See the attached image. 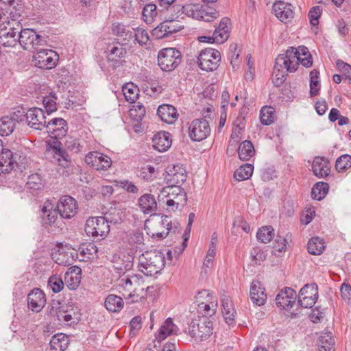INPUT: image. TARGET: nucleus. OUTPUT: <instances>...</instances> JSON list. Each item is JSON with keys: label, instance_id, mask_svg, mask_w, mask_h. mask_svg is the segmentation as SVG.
<instances>
[{"label": "nucleus", "instance_id": "nucleus-32", "mask_svg": "<svg viewBox=\"0 0 351 351\" xmlns=\"http://www.w3.org/2000/svg\"><path fill=\"white\" fill-rule=\"evenodd\" d=\"M104 305L109 312L119 313L123 308L124 302L121 297L109 294L105 299Z\"/></svg>", "mask_w": 351, "mask_h": 351}, {"label": "nucleus", "instance_id": "nucleus-47", "mask_svg": "<svg viewBox=\"0 0 351 351\" xmlns=\"http://www.w3.org/2000/svg\"><path fill=\"white\" fill-rule=\"evenodd\" d=\"M157 14L156 5L154 3H147L143 8L142 19L147 24H151L154 22Z\"/></svg>", "mask_w": 351, "mask_h": 351}, {"label": "nucleus", "instance_id": "nucleus-4", "mask_svg": "<svg viewBox=\"0 0 351 351\" xmlns=\"http://www.w3.org/2000/svg\"><path fill=\"white\" fill-rule=\"evenodd\" d=\"M43 32H37L35 29L21 28L17 40L24 50H36L40 47L47 45L48 36L41 34Z\"/></svg>", "mask_w": 351, "mask_h": 351}, {"label": "nucleus", "instance_id": "nucleus-43", "mask_svg": "<svg viewBox=\"0 0 351 351\" xmlns=\"http://www.w3.org/2000/svg\"><path fill=\"white\" fill-rule=\"evenodd\" d=\"M275 110L270 106H263L260 111V121L263 125H270L274 122Z\"/></svg>", "mask_w": 351, "mask_h": 351}, {"label": "nucleus", "instance_id": "nucleus-3", "mask_svg": "<svg viewBox=\"0 0 351 351\" xmlns=\"http://www.w3.org/2000/svg\"><path fill=\"white\" fill-rule=\"evenodd\" d=\"M165 256L161 250H150L143 252L139 257L140 271L147 276H153L160 271L165 265Z\"/></svg>", "mask_w": 351, "mask_h": 351}, {"label": "nucleus", "instance_id": "nucleus-26", "mask_svg": "<svg viewBox=\"0 0 351 351\" xmlns=\"http://www.w3.org/2000/svg\"><path fill=\"white\" fill-rule=\"evenodd\" d=\"M153 147L160 152H166L171 145V135L166 131L156 132L152 138Z\"/></svg>", "mask_w": 351, "mask_h": 351}, {"label": "nucleus", "instance_id": "nucleus-50", "mask_svg": "<svg viewBox=\"0 0 351 351\" xmlns=\"http://www.w3.org/2000/svg\"><path fill=\"white\" fill-rule=\"evenodd\" d=\"M113 183L115 186L124 189L128 193L136 194L139 191L138 186L128 180H115Z\"/></svg>", "mask_w": 351, "mask_h": 351}, {"label": "nucleus", "instance_id": "nucleus-64", "mask_svg": "<svg viewBox=\"0 0 351 351\" xmlns=\"http://www.w3.org/2000/svg\"><path fill=\"white\" fill-rule=\"evenodd\" d=\"M130 335L136 336L137 332L142 328L141 317L138 315L134 317L130 322Z\"/></svg>", "mask_w": 351, "mask_h": 351}, {"label": "nucleus", "instance_id": "nucleus-34", "mask_svg": "<svg viewBox=\"0 0 351 351\" xmlns=\"http://www.w3.org/2000/svg\"><path fill=\"white\" fill-rule=\"evenodd\" d=\"M276 68L286 69L287 73L295 72L298 68V62L289 60L286 55H278L275 60Z\"/></svg>", "mask_w": 351, "mask_h": 351}, {"label": "nucleus", "instance_id": "nucleus-51", "mask_svg": "<svg viewBox=\"0 0 351 351\" xmlns=\"http://www.w3.org/2000/svg\"><path fill=\"white\" fill-rule=\"evenodd\" d=\"M287 72L282 69L276 68V64L274 66V71L272 73V82L276 87L282 86L287 79Z\"/></svg>", "mask_w": 351, "mask_h": 351}, {"label": "nucleus", "instance_id": "nucleus-57", "mask_svg": "<svg viewBox=\"0 0 351 351\" xmlns=\"http://www.w3.org/2000/svg\"><path fill=\"white\" fill-rule=\"evenodd\" d=\"M288 241L286 238L278 234L275 239L274 245H273V253L274 255L277 256H280V254H277V252L282 253V252H285L287 249V245Z\"/></svg>", "mask_w": 351, "mask_h": 351}, {"label": "nucleus", "instance_id": "nucleus-16", "mask_svg": "<svg viewBox=\"0 0 351 351\" xmlns=\"http://www.w3.org/2000/svg\"><path fill=\"white\" fill-rule=\"evenodd\" d=\"M296 300V291L293 289L287 287L282 289L275 298L278 308L286 311H290L295 304Z\"/></svg>", "mask_w": 351, "mask_h": 351}, {"label": "nucleus", "instance_id": "nucleus-11", "mask_svg": "<svg viewBox=\"0 0 351 351\" xmlns=\"http://www.w3.org/2000/svg\"><path fill=\"white\" fill-rule=\"evenodd\" d=\"M206 117L210 115H204V118L195 119L189 125V136L193 141H202L206 139L210 134V127Z\"/></svg>", "mask_w": 351, "mask_h": 351}, {"label": "nucleus", "instance_id": "nucleus-6", "mask_svg": "<svg viewBox=\"0 0 351 351\" xmlns=\"http://www.w3.org/2000/svg\"><path fill=\"white\" fill-rule=\"evenodd\" d=\"M213 322L206 315L192 319L188 327L189 335L196 341H205L213 334Z\"/></svg>", "mask_w": 351, "mask_h": 351}, {"label": "nucleus", "instance_id": "nucleus-44", "mask_svg": "<svg viewBox=\"0 0 351 351\" xmlns=\"http://www.w3.org/2000/svg\"><path fill=\"white\" fill-rule=\"evenodd\" d=\"M253 171V165L246 163L243 165H241L234 171V178L238 181L248 180L252 177Z\"/></svg>", "mask_w": 351, "mask_h": 351}, {"label": "nucleus", "instance_id": "nucleus-41", "mask_svg": "<svg viewBox=\"0 0 351 351\" xmlns=\"http://www.w3.org/2000/svg\"><path fill=\"white\" fill-rule=\"evenodd\" d=\"M274 237V229L271 226H262L256 232L257 240L265 244L269 243Z\"/></svg>", "mask_w": 351, "mask_h": 351}, {"label": "nucleus", "instance_id": "nucleus-37", "mask_svg": "<svg viewBox=\"0 0 351 351\" xmlns=\"http://www.w3.org/2000/svg\"><path fill=\"white\" fill-rule=\"evenodd\" d=\"M219 16V11L216 10L214 8L202 5L201 9L197 13L196 18L206 22H211Z\"/></svg>", "mask_w": 351, "mask_h": 351}, {"label": "nucleus", "instance_id": "nucleus-53", "mask_svg": "<svg viewBox=\"0 0 351 351\" xmlns=\"http://www.w3.org/2000/svg\"><path fill=\"white\" fill-rule=\"evenodd\" d=\"M168 21H162L158 26L154 27L152 32V36L156 40L169 37L167 33Z\"/></svg>", "mask_w": 351, "mask_h": 351}, {"label": "nucleus", "instance_id": "nucleus-5", "mask_svg": "<svg viewBox=\"0 0 351 351\" xmlns=\"http://www.w3.org/2000/svg\"><path fill=\"white\" fill-rule=\"evenodd\" d=\"M47 202L42 206L40 210V223L41 226L48 231L51 232H60L62 230V221L61 217L58 218L59 213L57 210L56 207L53 208V206L49 203L51 206L50 208H48Z\"/></svg>", "mask_w": 351, "mask_h": 351}, {"label": "nucleus", "instance_id": "nucleus-22", "mask_svg": "<svg viewBox=\"0 0 351 351\" xmlns=\"http://www.w3.org/2000/svg\"><path fill=\"white\" fill-rule=\"evenodd\" d=\"M134 259V257L130 254H114L112 259L114 269L119 276L123 275L132 268Z\"/></svg>", "mask_w": 351, "mask_h": 351}, {"label": "nucleus", "instance_id": "nucleus-29", "mask_svg": "<svg viewBox=\"0 0 351 351\" xmlns=\"http://www.w3.org/2000/svg\"><path fill=\"white\" fill-rule=\"evenodd\" d=\"M178 326L173 323V319L168 317L160 326L157 333L155 334L158 343L160 345L162 340L165 339L168 336L176 334Z\"/></svg>", "mask_w": 351, "mask_h": 351}, {"label": "nucleus", "instance_id": "nucleus-7", "mask_svg": "<svg viewBox=\"0 0 351 351\" xmlns=\"http://www.w3.org/2000/svg\"><path fill=\"white\" fill-rule=\"evenodd\" d=\"M84 230L93 241H100L104 239L110 232L108 220L104 217H89L85 224Z\"/></svg>", "mask_w": 351, "mask_h": 351}, {"label": "nucleus", "instance_id": "nucleus-30", "mask_svg": "<svg viewBox=\"0 0 351 351\" xmlns=\"http://www.w3.org/2000/svg\"><path fill=\"white\" fill-rule=\"evenodd\" d=\"M70 339L68 335L64 333L53 335L49 341L50 350L52 351H64L67 349Z\"/></svg>", "mask_w": 351, "mask_h": 351}, {"label": "nucleus", "instance_id": "nucleus-21", "mask_svg": "<svg viewBox=\"0 0 351 351\" xmlns=\"http://www.w3.org/2000/svg\"><path fill=\"white\" fill-rule=\"evenodd\" d=\"M27 301L28 308L38 313L46 304L45 294L40 288H34L28 293Z\"/></svg>", "mask_w": 351, "mask_h": 351}, {"label": "nucleus", "instance_id": "nucleus-52", "mask_svg": "<svg viewBox=\"0 0 351 351\" xmlns=\"http://www.w3.org/2000/svg\"><path fill=\"white\" fill-rule=\"evenodd\" d=\"M28 112L29 110H26V108L23 107H19L9 116L12 117V119L14 121V123L16 125V123H23L25 121L27 123Z\"/></svg>", "mask_w": 351, "mask_h": 351}, {"label": "nucleus", "instance_id": "nucleus-60", "mask_svg": "<svg viewBox=\"0 0 351 351\" xmlns=\"http://www.w3.org/2000/svg\"><path fill=\"white\" fill-rule=\"evenodd\" d=\"M178 17L179 15L175 16L171 14V16L169 17V19L165 20V21L169 22V24L167 25V33L169 34V36H171L173 34L177 33L178 32L184 29V26L178 25V24L175 23L176 19Z\"/></svg>", "mask_w": 351, "mask_h": 351}, {"label": "nucleus", "instance_id": "nucleus-56", "mask_svg": "<svg viewBox=\"0 0 351 351\" xmlns=\"http://www.w3.org/2000/svg\"><path fill=\"white\" fill-rule=\"evenodd\" d=\"M134 30V41L139 44V45L144 47L147 45L149 40V36L147 32L142 27H136L133 29Z\"/></svg>", "mask_w": 351, "mask_h": 351}, {"label": "nucleus", "instance_id": "nucleus-28", "mask_svg": "<svg viewBox=\"0 0 351 351\" xmlns=\"http://www.w3.org/2000/svg\"><path fill=\"white\" fill-rule=\"evenodd\" d=\"M15 162L12 151L9 149L1 148L0 171L3 173H9L14 169Z\"/></svg>", "mask_w": 351, "mask_h": 351}, {"label": "nucleus", "instance_id": "nucleus-48", "mask_svg": "<svg viewBox=\"0 0 351 351\" xmlns=\"http://www.w3.org/2000/svg\"><path fill=\"white\" fill-rule=\"evenodd\" d=\"M350 167H351V155L343 154L336 160L335 168L337 172H345Z\"/></svg>", "mask_w": 351, "mask_h": 351}, {"label": "nucleus", "instance_id": "nucleus-17", "mask_svg": "<svg viewBox=\"0 0 351 351\" xmlns=\"http://www.w3.org/2000/svg\"><path fill=\"white\" fill-rule=\"evenodd\" d=\"M22 25L14 24L12 25H7L0 29V39L1 45L5 47H14L19 42L17 40L18 35L21 32Z\"/></svg>", "mask_w": 351, "mask_h": 351}, {"label": "nucleus", "instance_id": "nucleus-23", "mask_svg": "<svg viewBox=\"0 0 351 351\" xmlns=\"http://www.w3.org/2000/svg\"><path fill=\"white\" fill-rule=\"evenodd\" d=\"M250 296L252 303L261 306L265 304L267 294L265 289L258 280H254L250 285Z\"/></svg>", "mask_w": 351, "mask_h": 351}, {"label": "nucleus", "instance_id": "nucleus-1", "mask_svg": "<svg viewBox=\"0 0 351 351\" xmlns=\"http://www.w3.org/2000/svg\"><path fill=\"white\" fill-rule=\"evenodd\" d=\"M104 53L108 65L106 70L101 67L104 71L112 74L118 68L126 66L127 49L119 39L114 38L112 43H108Z\"/></svg>", "mask_w": 351, "mask_h": 351}, {"label": "nucleus", "instance_id": "nucleus-59", "mask_svg": "<svg viewBox=\"0 0 351 351\" xmlns=\"http://www.w3.org/2000/svg\"><path fill=\"white\" fill-rule=\"evenodd\" d=\"M209 300H207L206 302H199L197 304V313L199 314H202V316L206 315L208 317L210 318L216 313V309L212 308L207 302H208Z\"/></svg>", "mask_w": 351, "mask_h": 351}, {"label": "nucleus", "instance_id": "nucleus-42", "mask_svg": "<svg viewBox=\"0 0 351 351\" xmlns=\"http://www.w3.org/2000/svg\"><path fill=\"white\" fill-rule=\"evenodd\" d=\"M15 128L16 126L11 117L5 115L0 118V135L1 136L10 135Z\"/></svg>", "mask_w": 351, "mask_h": 351}, {"label": "nucleus", "instance_id": "nucleus-2", "mask_svg": "<svg viewBox=\"0 0 351 351\" xmlns=\"http://www.w3.org/2000/svg\"><path fill=\"white\" fill-rule=\"evenodd\" d=\"M48 314L68 326L77 324L80 319V313L73 304L52 300L47 308Z\"/></svg>", "mask_w": 351, "mask_h": 351}, {"label": "nucleus", "instance_id": "nucleus-49", "mask_svg": "<svg viewBox=\"0 0 351 351\" xmlns=\"http://www.w3.org/2000/svg\"><path fill=\"white\" fill-rule=\"evenodd\" d=\"M252 265H261V262L265 261L267 257V250H264L259 247H254L250 251Z\"/></svg>", "mask_w": 351, "mask_h": 351}, {"label": "nucleus", "instance_id": "nucleus-9", "mask_svg": "<svg viewBox=\"0 0 351 351\" xmlns=\"http://www.w3.org/2000/svg\"><path fill=\"white\" fill-rule=\"evenodd\" d=\"M221 58V53L217 49L208 47L199 51L196 63L201 70L210 72L218 69Z\"/></svg>", "mask_w": 351, "mask_h": 351}, {"label": "nucleus", "instance_id": "nucleus-14", "mask_svg": "<svg viewBox=\"0 0 351 351\" xmlns=\"http://www.w3.org/2000/svg\"><path fill=\"white\" fill-rule=\"evenodd\" d=\"M45 128L52 139H62L68 132V123L63 118L55 117L47 121Z\"/></svg>", "mask_w": 351, "mask_h": 351}, {"label": "nucleus", "instance_id": "nucleus-8", "mask_svg": "<svg viewBox=\"0 0 351 351\" xmlns=\"http://www.w3.org/2000/svg\"><path fill=\"white\" fill-rule=\"evenodd\" d=\"M182 60V53L176 48H163L158 51V64L163 71L170 72L175 70Z\"/></svg>", "mask_w": 351, "mask_h": 351}, {"label": "nucleus", "instance_id": "nucleus-33", "mask_svg": "<svg viewBox=\"0 0 351 351\" xmlns=\"http://www.w3.org/2000/svg\"><path fill=\"white\" fill-rule=\"evenodd\" d=\"M239 158L243 161L249 160L255 154V149L252 141L250 140L243 141L239 146Z\"/></svg>", "mask_w": 351, "mask_h": 351}, {"label": "nucleus", "instance_id": "nucleus-54", "mask_svg": "<svg viewBox=\"0 0 351 351\" xmlns=\"http://www.w3.org/2000/svg\"><path fill=\"white\" fill-rule=\"evenodd\" d=\"M130 117L136 121L140 122L142 121L143 118L145 114V108L144 106L140 103L137 102L134 104L132 108L130 109Z\"/></svg>", "mask_w": 351, "mask_h": 351}, {"label": "nucleus", "instance_id": "nucleus-15", "mask_svg": "<svg viewBox=\"0 0 351 351\" xmlns=\"http://www.w3.org/2000/svg\"><path fill=\"white\" fill-rule=\"evenodd\" d=\"M84 160L87 165L97 171H106L112 165L111 158L98 152L88 153Z\"/></svg>", "mask_w": 351, "mask_h": 351}, {"label": "nucleus", "instance_id": "nucleus-12", "mask_svg": "<svg viewBox=\"0 0 351 351\" xmlns=\"http://www.w3.org/2000/svg\"><path fill=\"white\" fill-rule=\"evenodd\" d=\"M298 305L300 308H312L318 299V287L315 282L306 284L299 291Z\"/></svg>", "mask_w": 351, "mask_h": 351}, {"label": "nucleus", "instance_id": "nucleus-63", "mask_svg": "<svg viewBox=\"0 0 351 351\" xmlns=\"http://www.w3.org/2000/svg\"><path fill=\"white\" fill-rule=\"evenodd\" d=\"M81 278L82 276H73L72 275H69V274H65L64 280L69 289L75 290L79 287Z\"/></svg>", "mask_w": 351, "mask_h": 351}, {"label": "nucleus", "instance_id": "nucleus-58", "mask_svg": "<svg viewBox=\"0 0 351 351\" xmlns=\"http://www.w3.org/2000/svg\"><path fill=\"white\" fill-rule=\"evenodd\" d=\"M322 13V8L319 5H316L311 8L308 14V17L312 26H316L317 27L319 19Z\"/></svg>", "mask_w": 351, "mask_h": 351}, {"label": "nucleus", "instance_id": "nucleus-46", "mask_svg": "<svg viewBox=\"0 0 351 351\" xmlns=\"http://www.w3.org/2000/svg\"><path fill=\"white\" fill-rule=\"evenodd\" d=\"M137 176L144 182H151L156 178L155 168L150 165H144L138 170Z\"/></svg>", "mask_w": 351, "mask_h": 351}, {"label": "nucleus", "instance_id": "nucleus-61", "mask_svg": "<svg viewBox=\"0 0 351 351\" xmlns=\"http://www.w3.org/2000/svg\"><path fill=\"white\" fill-rule=\"evenodd\" d=\"M74 250H75V249ZM76 251H79L80 255L82 256H85L88 254V256L87 258L90 259L93 254L97 252V247L93 243H88V244H86V247L79 246Z\"/></svg>", "mask_w": 351, "mask_h": 351}, {"label": "nucleus", "instance_id": "nucleus-18", "mask_svg": "<svg viewBox=\"0 0 351 351\" xmlns=\"http://www.w3.org/2000/svg\"><path fill=\"white\" fill-rule=\"evenodd\" d=\"M47 151H51L55 155L60 157L58 158L59 165L64 168L69 167L71 164V160L66 149L62 147L60 139H53V141H46Z\"/></svg>", "mask_w": 351, "mask_h": 351}, {"label": "nucleus", "instance_id": "nucleus-24", "mask_svg": "<svg viewBox=\"0 0 351 351\" xmlns=\"http://www.w3.org/2000/svg\"><path fill=\"white\" fill-rule=\"evenodd\" d=\"M272 10L275 16L282 22L286 23L287 20L293 18L292 5L283 1L278 0L274 3Z\"/></svg>", "mask_w": 351, "mask_h": 351}, {"label": "nucleus", "instance_id": "nucleus-25", "mask_svg": "<svg viewBox=\"0 0 351 351\" xmlns=\"http://www.w3.org/2000/svg\"><path fill=\"white\" fill-rule=\"evenodd\" d=\"M312 171L319 178H324L330 173L329 160L324 156H315L312 163Z\"/></svg>", "mask_w": 351, "mask_h": 351}, {"label": "nucleus", "instance_id": "nucleus-19", "mask_svg": "<svg viewBox=\"0 0 351 351\" xmlns=\"http://www.w3.org/2000/svg\"><path fill=\"white\" fill-rule=\"evenodd\" d=\"M165 172L167 173L165 179L169 184L181 186L187 178L186 169L179 165H169Z\"/></svg>", "mask_w": 351, "mask_h": 351}, {"label": "nucleus", "instance_id": "nucleus-31", "mask_svg": "<svg viewBox=\"0 0 351 351\" xmlns=\"http://www.w3.org/2000/svg\"><path fill=\"white\" fill-rule=\"evenodd\" d=\"M138 206L144 214H149L157 208L156 199L149 193L143 194L138 198Z\"/></svg>", "mask_w": 351, "mask_h": 351}, {"label": "nucleus", "instance_id": "nucleus-39", "mask_svg": "<svg viewBox=\"0 0 351 351\" xmlns=\"http://www.w3.org/2000/svg\"><path fill=\"white\" fill-rule=\"evenodd\" d=\"M125 100L130 103L136 102L139 97V88L132 82L126 83L122 87Z\"/></svg>", "mask_w": 351, "mask_h": 351}, {"label": "nucleus", "instance_id": "nucleus-20", "mask_svg": "<svg viewBox=\"0 0 351 351\" xmlns=\"http://www.w3.org/2000/svg\"><path fill=\"white\" fill-rule=\"evenodd\" d=\"M45 114L44 110L40 108H29L27 114V125L34 130H42L47 121Z\"/></svg>", "mask_w": 351, "mask_h": 351}, {"label": "nucleus", "instance_id": "nucleus-62", "mask_svg": "<svg viewBox=\"0 0 351 351\" xmlns=\"http://www.w3.org/2000/svg\"><path fill=\"white\" fill-rule=\"evenodd\" d=\"M164 192L167 193V197L174 199L178 195L184 193L185 191L179 185L170 184L169 186L164 189Z\"/></svg>", "mask_w": 351, "mask_h": 351}, {"label": "nucleus", "instance_id": "nucleus-13", "mask_svg": "<svg viewBox=\"0 0 351 351\" xmlns=\"http://www.w3.org/2000/svg\"><path fill=\"white\" fill-rule=\"evenodd\" d=\"M56 207L61 219H70L77 214L78 203L71 195H62L58 201Z\"/></svg>", "mask_w": 351, "mask_h": 351}, {"label": "nucleus", "instance_id": "nucleus-45", "mask_svg": "<svg viewBox=\"0 0 351 351\" xmlns=\"http://www.w3.org/2000/svg\"><path fill=\"white\" fill-rule=\"evenodd\" d=\"M57 99L58 97L54 92H51L48 95L43 97V104L45 113L50 115L57 110Z\"/></svg>", "mask_w": 351, "mask_h": 351}, {"label": "nucleus", "instance_id": "nucleus-36", "mask_svg": "<svg viewBox=\"0 0 351 351\" xmlns=\"http://www.w3.org/2000/svg\"><path fill=\"white\" fill-rule=\"evenodd\" d=\"M317 345L319 351H334L335 340L330 332H322Z\"/></svg>", "mask_w": 351, "mask_h": 351}, {"label": "nucleus", "instance_id": "nucleus-27", "mask_svg": "<svg viewBox=\"0 0 351 351\" xmlns=\"http://www.w3.org/2000/svg\"><path fill=\"white\" fill-rule=\"evenodd\" d=\"M157 115L163 122L172 124L177 119L178 113L173 106L164 104L158 106Z\"/></svg>", "mask_w": 351, "mask_h": 351}, {"label": "nucleus", "instance_id": "nucleus-38", "mask_svg": "<svg viewBox=\"0 0 351 351\" xmlns=\"http://www.w3.org/2000/svg\"><path fill=\"white\" fill-rule=\"evenodd\" d=\"M329 191V184L325 182H316L311 189V197L313 199L321 201L328 194Z\"/></svg>", "mask_w": 351, "mask_h": 351}, {"label": "nucleus", "instance_id": "nucleus-35", "mask_svg": "<svg viewBox=\"0 0 351 351\" xmlns=\"http://www.w3.org/2000/svg\"><path fill=\"white\" fill-rule=\"evenodd\" d=\"M326 248L324 239L319 237L311 238L307 243L308 252L312 255H320Z\"/></svg>", "mask_w": 351, "mask_h": 351}, {"label": "nucleus", "instance_id": "nucleus-10", "mask_svg": "<svg viewBox=\"0 0 351 351\" xmlns=\"http://www.w3.org/2000/svg\"><path fill=\"white\" fill-rule=\"evenodd\" d=\"M36 51L33 56V62L36 67L48 70L56 66L59 56L55 51L42 48H38Z\"/></svg>", "mask_w": 351, "mask_h": 351}, {"label": "nucleus", "instance_id": "nucleus-40", "mask_svg": "<svg viewBox=\"0 0 351 351\" xmlns=\"http://www.w3.org/2000/svg\"><path fill=\"white\" fill-rule=\"evenodd\" d=\"M26 186L31 193L37 194L44 187L43 180L38 173L32 174L28 178Z\"/></svg>", "mask_w": 351, "mask_h": 351}, {"label": "nucleus", "instance_id": "nucleus-55", "mask_svg": "<svg viewBox=\"0 0 351 351\" xmlns=\"http://www.w3.org/2000/svg\"><path fill=\"white\" fill-rule=\"evenodd\" d=\"M48 286L55 293L60 292L64 288L62 278L58 275H52L48 279Z\"/></svg>", "mask_w": 351, "mask_h": 351}]
</instances>
